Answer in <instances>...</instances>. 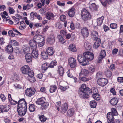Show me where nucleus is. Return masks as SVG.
Masks as SVG:
<instances>
[{
	"label": "nucleus",
	"instance_id": "nucleus-1",
	"mask_svg": "<svg viewBox=\"0 0 123 123\" xmlns=\"http://www.w3.org/2000/svg\"><path fill=\"white\" fill-rule=\"evenodd\" d=\"M27 105L24 98L20 99L18 102L17 111L18 115L20 116H24L27 111Z\"/></svg>",
	"mask_w": 123,
	"mask_h": 123
},
{
	"label": "nucleus",
	"instance_id": "nucleus-2",
	"mask_svg": "<svg viewBox=\"0 0 123 123\" xmlns=\"http://www.w3.org/2000/svg\"><path fill=\"white\" fill-rule=\"evenodd\" d=\"M90 88L86 87V85L85 84H83L79 88L78 91V94L80 98L83 99L88 98L89 97V96L88 94L91 92Z\"/></svg>",
	"mask_w": 123,
	"mask_h": 123
},
{
	"label": "nucleus",
	"instance_id": "nucleus-3",
	"mask_svg": "<svg viewBox=\"0 0 123 123\" xmlns=\"http://www.w3.org/2000/svg\"><path fill=\"white\" fill-rule=\"evenodd\" d=\"M77 60L82 65L86 66L89 64V61L86 60L83 54H79L77 57Z\"/></svg>",
	"mask_w": 123,
	"mask_h": 123
},
{
	"label": "nucleus",
	"instance_id": "nucleus-4",
	"mask_svg": "<svg viewBox=\"0 0 123 123\" xmlns=\"http://www.w3.org/2000/svg\"><path fill=\"white\" fill-rule=\"evenodd\" d=\"M81 15L82 18L85 21L90 19L91 18L89 12L85 9H83L82 10Z\"/></svg>",
	"mask_w": 123,
	"mask_h": 123
},
{
	"label": "nucleus",
	"instance_id": "nucleus-5",
	"mask_svg": "<svg viewBox=\"0 0 123 123\" xmlns=\"http://www.w3.org/2000/svg\"><path fill=\"white\" fill-rule=\"evenodd\" d=\"M68 64L70 67L72 68H75L77 65V63L75 59L73 57H71L69 58L68 60Z\"/></svg>",
	"mask_w": 123,
	"mask_h": 123
},
{
	"label": "nucleus",
	"instance_id": "nucleus-6",
	"mask_svg": "<svg viewBox=\"0 0 123 123\" xmlns=\"http://www.w3.org/2000/svg\"><path fill=\"white\" fill-rule=\"evenodd\" d=\"M36 91V90L34 87L27 88L25 91V94L27 96L31 97L33 95Z\"/></svg>",
	"mask_w": 123,
	"mask_h": 123
},
{
	"label": "nucleus",
	"instance_id": "nucleus-7",
	"mask_svg": "<svg viewBox=\"0 0 123 123\" xmlns=\"http://www.w3.org/2000/svg\"><path fill=\"white\" fill-rule=\"evenodd\" d=\"M81 33L82 35L84 38L87 37L89 34L88 28L86 27H83L81 29Z\"/></svg>",
	"mask_w": 123,
	"mask_h": 123
},
{
	"label": "nucleus",
	"instance_id": "nucleus-8",
	"mask_svg": "<svg viewBox=\"0 0 123 123\" xmlns=\"http://www.w3.org/2000/svg\"><path fill=\"white\" fill-rule=\"evenodd\" d=\"M108 82L107 79L104 78H100L97 81L98 84L102 86H105Z\"/></svg>",
	"mask_w": 123,
	"mask_h": 123
},
{
	"label": "nucleus",
	"instance_id": "nucleus-9",
	"mask_svg": "<svg viewBox=\"0 0 123 123\" xmlns=\"http://www.w3.org/2000/svg\"><path fill=\"white\" fill-rule=\"evenodd\" d=\"M86 60L91 61L93 60L94 58V55L92 53L89 51L85 52L83 53Z\"/></svg>",
	"mask_w": 123,
	"mask_h": 123
},
{
	"label": "nucleus",
	"instance_id": "nucleus-10",
	"mask_svg": "<svg viewBox=\"0 0 123 123\" xmlns=\"http://www.w3.org/2000/svg\"><path fill=\"white\" fill-rule=\"evenodd\" d=\"M47 43L50 45L53 44L55 42V36L54 34H50V36L47 38Z\"/></svg>",
	"mask_w": 123,
	"mask_h": 123
},
{
	"label": "nucleus",
	"instance_id": "nucleus-11",
	"mask_svg": "<svg viewBox=\"0 0 123 123\" xmlns=\"http://www.w3.org/2000/svg\"><path fill=\"white\" fill-rule=\"evenodd\" d=\"M68 107V103H65L62 105L61 108V112L63 114H64L67 110Z\"/></svg>",
	"mask_w": 123,
	"mask_h": 123
},
{
	"label": "nucleus",
	"instance_id": "nucleus-12",
	"mask_svg": "<svg viewBox=\"0 0 123 123\" xmlns=\"http://www.w3.org/2000/svg\"><path fill=\"white\" fill-rule=\"evenodd\" d=\"M33 38L34 39L37 43H40L41 42H44V37L41 35L36 36Z\"/></svg>",
	"mask_w": 123,
	"mask_h": 123
},
{
	"label": "nucleus",
	"instance_id": "nucleus-13",
	"mask_svg": "<svg viewBox=\"0 0 123 123\" xmlns=\"http://www.w3.org/2000/svg\"><path fill=\"white\" fill-rule=\"evenodd\" d=\"M37 43L35 42L34 39L31 40L29 42V45H30V48L31 49L35 50L37 48Z\"/></svg>",
	"mask_w": 123,
	"mask_h": 123
},
{
	"label": "nucleus",
	"instance_id": "nucleus-14",
	"mask_svg": "<svg viewBox=\"0 0 123 123\" xmlns=\"http://www.w3.org/2000/svg\"><path fill=\"white\" fill-rule=\"evenodd\" d=\"M29 70H30V68L28 65L24 66L21 68V71L24 74H26Z\"/></svg>",
	"mask_w": 123,
	"mask_h": 123
},
{
	"label": "nucleus",
	"instance_id": "nucleus-15",
	"mask_svg": "<svg viewBox=\"0 0 123 123\" xmlns=\"http://www.w3.org/2000/svg\"><path fill=\"white\" fill-rule=\"evenodd\" d=\"M75 12V8L72 7L69 10L68 14L69 17H73L74 16Z\"/></svg>",
	"mask_w": 123,
	"mask_h": 123
},
{
	"label": "nucleus",
	"instance_id": "nucleus-16",
	"mask_svg": "<svg viewBox=\"0 0 123 123\" xmlns=\"http://www.w3.org/2000/svg\"><path fill=\"white\" fill-rule=\"evenodd\" d=\"M45 98L44 97H42L40 98H38L36 101L37 104L41 105L45 102Z\"/></svg>",
	"mask_w": 123,
	"mask_h": 123
},
{
	"label": "nucleus",
	"instance_id": "nucleus-17",
	"mask_svg": "<svg viewBox=\"0 0 123 123\" xmlns=\"http://www.w3.org/2000/svg\"><path fill=\"white\" fill-rule=\"evenodd\" d=\"M89 72L87 70L85 69H82L80 73V77H81L85 76H87Z\"/></svg>",
	"mask_w": 123,
	"mask_h": 123
},
{
	"label": "nucleus",
	"instance_id": "nucleus-18",
	"mask_svg": "<svg viewBox=\"0 0 123 123\" xmlns=\"http://www.w3.org/2000/svg\"><path fill=\"white\" fill-rule=\"evenodd\" d=\"M1 108L2 109V112H7L8 111L10 107L9 105H6L1 106Z\"/></svg>",
	"mask_w": 123,
	"mask_h": 123
},
{
	"label": "nucleus",
	"instance_id": "nucleus-19",
	"mask_svg": "<svg viewBox=\"0 0 123 123\" xmlns=\"http://www.w3.org/2000/svg\"><path fill=\"white\" fill-rule=\"evenodd\" d=\"M91 35L92 37L94 40H97L98 39H99L98 38V33L96 31H92L91 32Z\"/></svg>",
	"mask_w": 123,
	"mask_h": 123
},
{
	"label": "nucleus",
	"instance_id": "nucleus-20",
	"mask_svg": "<svg viewBox=\"0 0 123 123\" xmlns=\"http://www.w3.org/2000/svg\"><path fill=\"white\" fill-rule=\"evenodd\" d=\"M49 105V103L45 102L41 105L40 109L42 110H45L47 109Z\"/></svg>",
	"mask_w": 123,
	"mask_h": 123
},
{
	"label": "nucleus",
	"instance_id": "nucleus-21",
	"mask_svg": "<svg viewBox=\"0 0 123 123\" xmlns=\"http://www.w3.org/2000/svg\"><path fill=\"white\" fill-rule=\"evenodd\" d=\"M25 59L27 63L31 62L32 60V57L30 53H27L25 56Z\"/></svg>",
	"mask_w": 123,
	"mask_h": 123
},
{
	"label": "nucleus",
	"instance_id": "nucleus-22",
	"mask_svg": "<svg viewBox=\"0 0 123 123\" xmlns=\"http://www.w3.org/2000/svg\"><path fill=\"white\" fill-rule=\"evenodd\" d=\"M46 18L48 20H50L54 18L53 14L49 12H48L46 13Z\"/></svg>",
	"mask_w": 123,
	"mask_h": 123
},
{
	"label": "nucleus",
	"instance_id": "nucleus-23",
	"mask_svg": "<svg viewBox=\"0 0 123 123\" xmlns=\"http://www.w3.org/2000/svg\"><path fill=\"white\" fill-rule=\"evenodd\" d=\"M46 51L49 55H52L54 53L55 51L53 48L52 47H49L47 49Z\"/></svg>",
	"mask_w": 123,
	"mask_h": 123
},
{
	"label": "nucleus",
	"instance_id": "nucleus-24",
	"mask_svg": "<svg viewBox=\"0 0 123 123\" xmlns=\"http://www.w3.org/2000/svg\"><path fill=\"white\" fill-rule=\"evenodd\" d=\"M118 100L117 98L115 97H114L110 100L109 102L112 105L114 106L117 104Z\"/></svg>",
	"mask_w": 123,
	"mask_h": 123
},
{
	"label": "nucleus",
	"instance_id": "nucleus-25",
	"mask_svg": "<svg viewBox=\"0 0 123 123\" xmlns=\"http://www.w3.org/2000/svg\"><path fill=\"white\" fill-rule=\"evenodd\" d=\"M31 50L32 52L31 55L32 57L34 58H37L38 55V51L36 50V49L35 50L31 49Z\"/></svg>",
	"mask_w": 123,
	"mask_h": 123
},
{
	"label": "nucleus",
	"instance_id": "nucleus-26",
	"mask_svg": "<svg viewBox=\"0 0 123 123\" xmlns=\"http://www.w3.org/2000/svg\"><path fill=\"white\" fill-rule=\"evenodd\" d=\"M58 68L57 72L59 75L60 76H62L64 73L63 68L61 66H59L58 67Z\"/></svg>",
	"mask_w": 123,
	"mask_h": 123
},
{
	"label": "nucleus",
	"instance_id": "nucleus-27",
	"mask_svg": "<svg viewBox=\"0 0 123 123\" xmlns=\"http://www.w3.org/2000/svg\"><path fill=\"white\" fill-rule=\"evenodd\" d=\"M6 50L8 53H12L13 51V49L11 45H8L6 46Z\"/></svg>",
	"mask_w": 123,
	"mask_h": 123
},
{
	"label": "nucleus",
	"instance_id": "nucleus-28",
	"mask_svg": "<svg viewBox=\"0 0 123 123\" xmlns=\"http://www.w3.org/2000/svg\"><path fill=\"white\" fill-rule=\"evenodd\" d=\"M89 8L92 11H96L98 9V6L95 3H93L90 6Z\"/></svg>",
	"mask_w": 123,
	"mask_h": 123
},
{
	"label": "nucleus",
	"instance_id": "nucleus-29",
	"mask_svg": "<svg viewBox=\"0 0 123 123\" xmlns=\"http://www.w3.org/2000/svg\"><path fill=\"white\" fill-rule=\"evenodd\" d=\"M38 116L39 119L42 123L45 122L46 121L47 117L44 115H39Z\"/></svg>",
	"mask_w": 123,
	"mask_h": 123
},
{
	"label": "nucleus",
	"instance_id": "nucleus-30",
	"mask_svg": "<svg viewBox=\"0 0 123 123\" xmlns=\"http://www.w3.org/2000/svg\"><path fill=\"white\" fill-rule=\"evenodd\" d=\"M36 109V107L35 105L33 104H29V110L31 112L35 111Z\"/></svg>",
	"mask_w": 123,
	"mask_h": 123
},
{
	"label": "nucleus",
	"instance_id": "nucleus-31",
	"mask_svg": "<svg viewBox=\"0 0 123 123\" xmlns=\"http://www.w3.org/2000/svg\"><path fill=\"white\" fill-rule=\"evenodd\" d=\"M96 42L94 43L93 45V47L95 49L97 48L100 46L101 43L100 39H98L96 40Z\"/></svg>",
	"mask_w": 123,
	"mask_h": 123
},
{
	"label": "nucleus",
	"instance_id": "nucleus-32",
	"mask_svg": "<svg viewBox=\"0 0 123 123\" xmlns=\"http://www.w3.org/2000/svg\"><path fill=\"white\" fill-rule=\"evenodd\" d=\"M49 64L47 62H45L42 64L41 68L42 71L43 72L46 70L48 67H49Z\"/></svg>",
	"mask_w": 123,
	"mask_h": 123
},
{
	"label": "nucleus",
	"instance_id": "nucleus-33",
	"mask_svg": "<svg viewBox=\"0 0 123 123\" xmlns=\"http://www.w3.org/2000/svg\"><path fill=\"white\" fill-rule=\"evenodd\" d=\"M67 115L68 116L71 117L73 116L74 114V111L73 109L71 108L69 109L67 113Z\"/></svg>",
	"mask_w": 123,
	"mask_h": 123
},
{
	"label": "nucleus",
	"instance_id": "nucleus-34",
	"mask_svg": "<svg viewBox=\"0 0 123 123\" xmlns=\"http://www.w3.org/2000/svg\"><path fill=\"white\" fill-rule=\"evenodd\" d=\"M69 50L74 52L76 51V49L75 45L73 44L70 45L69 46L68 48Z\"/></svg>",
	"mask_w": 123,
	"mask_h": 123
},
{
	"label": "nucleus",
	"instance_id": "nucleus-35",
	"mask_svg": "<svg viewBox=\"0 0 123 123\" xmlns=\"http://www.w3.org/2000/svg\"><path fill=\"white\" fill-rule=\"evenodd\" d=\"M48 54L44 51H42L41 52V56L44 59H46L48 58Z\"/></svg>",
	"mask_w": 123,
	"mask_h": 123
},
{
	"label": "nucleus",
	"instance_id": "nucleus-36",
	"mask_svg": "<svg viewBox=\"0 0 123 123\" xmlns=\"http://www.w3.org/2000/svg\"><path fill=\"white\" fill-rule=\"evenodd\" d=\"M84 46L85 49L87 50H90L91 48L90 44L87 42L85 43Z\"/></svg>",
	"mask_w": 123,
	"mask_h": 123
},
{
	"label": "nucleus",
	"instance_id": "nucleus-37",
	"mask_svg": "<svg viewBox=\"0 0 123 123\" xmlns=\"http://www.w3.org/2000/svg\"><path fill=\"white\" fill-rule=\"evenodd\" d=\"M104 18V16H102L97 19V25L99 26L102 25Z\"/></svg>",
	"mask_w": 123,
	"mask_h": 123
},
{
	"label": "nucleus",
	"instance_id": "nucleus-38",
	"mask_svg": "<svg viewBox=\"0 0 123 123\" xmlns=\"http://www.w3.org/2000/svg\"><path fill=\"white\" fill-rule=\"evenodd\" d=\"M57 89V87L56 85H54L50 86L49 89L50 92L51 93H53L55 92Z\"/></svg>",
	"mask_w": 123,
	"mask_h": 123
},
{
	"label": "nucleus",
	"instance_id": "nucleus-39",
	"mask_svg": "<svg viewBox=\"0 0 123 123\" xmlns=\"http://www.w3.org/2000/svg\"><path fill=\"white\" fill-rule=\"evenodd\" d=\"M57 37L59 39V42L60 43L63 44L66 42L65 40L61 35H58Z\"/></svg>",
	"mask_w": 123,
	"mask_h": 123
},
{
	"label": "nucleus",
	"instance_id": "nucleus-40",
	"mask_svg": "<svg viewBox=\"0 0 123 123\" xmlns=\"http://www.w3.org/2000/svg\"><path fill=\"white\" fill-rule=\"evenodd\" d=\"M90 105L91 108H95L97 105V103L94 100L91 101L90 102Z\"/></svg>",
	"mask_w": 123,
	"mask_h": 123
},
{
	"label": "nucleus",
	"instance_id": "nucleus-41",
	"mask_svg": "<svg viewBox=\"0 0 123 123\" xmlns=\"http://www.w3.org/2000/svg\"><path fill=\"white\" fill-rule=\"evenodd\" d=\"M114 116L111 114L110 112H109L107 113V119L108 120L112 119H114Z\"/></svg>",
	"mask_w": 123,
	"mask_h": 123
},
{
	"label": "nucleus",
	"instance_id": "nucleus-42",
	"mask_svg": "<svg viewBox=\"0 0 123 123\" xmlns=\"http://www.w3.org/2000/svg\"><path fill=\"white\" fill-rule=\"evenodd\" d=\"M90 90H91V92L90 93V92L89 93H88L89 96L90 94H92V95H93L94 94H98V90L97 89H95L92 90L90 89Z\"/></svg>",
	"mask_w": 123,
	"mask_h": 123
},
{
	"label": "nucleus",
	"instance_id": "nucleus-43",
	"mask_svg": "<svg viewBox=\"0 0 123 123\" xmlns=\"http://www.w3.org/2000/svg\"><path fill=\"white\" fill-rule=\"evenodd\" d=\"M61 105V101H58L56 103L55 105V108L58 111L60 110L59 107Z\"/></svg>",
	"mask_w": 123,
	"mask_h": 123
},
{
	"label": "nucleus",
	"instance_id": "nucleus-44",
	"mask_svg": "<svg viewBox=\"0 0 123 123\" xmlns=\"http://www.w3.org/2000/svg\"><path fill=\"white\" fill-rule=\"evenodd\" d=\"M69 87L68 85L66 86H59L60 89L62 91H65L67 90Z\"/></svg>",
	"mask_w": 123,
	"mask_h": 123
},
{
	"label": "nucleus",
	"instance_id": "nucleus-45",
	"mask_svg": "<svg viewBox=\"0 0 123 123\" xmlns=\"http://www.w3.org/2000/svg\"><path fill=\"white\" fill-rule=\"evenodd\" d=\"M57 64V62L56 61H52L50 64L49 65V67L51 68H53L54 66L56 65Z\"/></svg>",
	"mask_w": 123,
	"mask_h": 123
},
{
	"label": "nucleus",
	"instance_id": "nucleus-46",
	"mask_svg": "<svg viewBox=\"0 0 123 123\" xmlns=\"http://www.w3.org/2000/svg\"><path fill=\"white\" fill-rule=\"evenodd\" d=\"M92 96L94 99L98 101L100 99V96L99 94H94L93 95H92Z\"/></svg>",
	"mask_w": 123,
	"mask_h": 123
},
{
	"label": "nucleus",
	"instance_id": "nucleus-47",
	"mask_svg": "<svg viewBox=\"0 0 123 123\" xmlns=\"http://www.w3.org/2000/svg\"><path fill=\"white\" fill-rule=\"evenodd\" d=\"M36 12H31L30 13V19L31 20H33L34 19V17H36Z\"/></svg>",
	"mask_w": 123,
	"mask_h": 123
},
{
	"label": "nucleus",
	"instance_id": "nucleus-48",
	"mask_svg": "<svg viewBox=\"0 0 123 123\" xmlns=\"http://www.w3.org/2000/svg\"><path fill=\"white\" fill-rule=\"evenodd\" d=\"M105 74L107 77H111L112 74V72L109 70H108L105 71Z\"/></svg>",
	"mask_w": 123,
	"mask_h": 123
},
{
	"label": "nucleus",
	"instance_id": "nucleus-49",
	"mask_svg": "<svg viewBox=\"0 0 123 123\" xmlns=\"http://www.w3.org/2000/svg\"><path fill=\"white\" fill-rule=\"evenodd\" d=\"M11 45L14 46H18L19 45V43L16 41L12 40L10 41Z\"/></svg>",
	"mask_w": 123,
	"mask_h": 123
},
{
	"label": "nucleus",
	"instance_id": "nucleus-50",
	"mask_svg": "<svg viewBox=\"0 0 123 123\" xmlns=\"http://www.w3.org/2000/svg\"><path fill=\"white\" fill-rule=\"evenodd\" d=\"M80 77V78L81 80L83 81H88L92 79V78L91 77L87 78L85 77Z\"/></svg>",
	"mask_w": 123,
	"mask_h": 123
},
{
	"label": "nucleus",
	"instance_id": "nucleus-51",
	"mask_svg": "<svg viewBox=\"0 0 123 123\" xmlns=\"http://www.w3.org/2000/svg\"><path fill=\"white\" fill-rule=\"evenodd\" d=\"M28 80L30 82L32 83L35 82L36 81L35 78L33 76L28 77Z\"/></svg>",
	"mask_w": 123,
	"mask_h": 123
},
{
	"label": "nucleus",
	"instance_id": "nucleus-52",
	"mask_svg": "<svg viewBox=\"0 0 123 123\" xmlns=\"http://www.w3.org/2000/svg\"><path fill=\"white\" fill-rule=\"evenodd\" d=\"M110 27L112 29H116L117 27V25L115 23H111L110 25Z\"/></svg>",
	"mask_w": 123,
	"mask_h": 123
},
{
	"label": "nucleus",
	"instance_id": "nucleus-53",
	"mask_svg": "<svg viewBox=\"0 0 123 123\" xmlns=\"http://www.w3.org/2000/svg\"><path fill=\"white\" fill-rule=\"evenodd\" d=\"M23 52L25 54L29 52V49L28 47L24 46L23 47Z\"/></svg>",
	"mask_w": 123,
	"mask_h": 123
},
{
	"label": "nucleus",
	"instance_id": "nucleus-54",
	"mask_svg": "<svg viewBox=\"0 0 123 123\" xmlns=\"http://www.w3.org/2000/svg\"><path fill=\"white\" fill-rule=\"evenodd\" d=\"M111 112H110L114 116L117 115L118 114L116 109L115 108H113L111 109Z\"/></svg>",
	"mask_w": 123,
	"mask_h": 123
},
{
	"label": "nucleus",
	"instance_id": "nucleus-55",
	"mask_svg": "<svg viewBox=\"0 0 123 123\" xmlns=\"http://www.w3.org/2000/svg\"><path fill=\"white\" fill-rule=\"evenodd\" d=\"M28 72L26 74H27L28 75V77L31 76H33L34 75V74L33 71L32 70H31L30 69V70H29Z\"/></svg>",
	"mask_w": 123,
	"mask_h": 123
},
{
	"label": "nucleus",
	"instance_id": "nucleus-56",
	"mask_svg": "<svg viewBox=\"0 0 123 123\" xmlns=\"http://www.w3.org/2000/svg\"><path fill=\"white\" fill-rule=\"evenodd\" d=\"M9 102L12 105H16L17 104H18V102L16 101L13 100L12 99L9 101Z\"/></svg>",
	"mask_w": 123,
	"mask_h": 123
},
{
	"label": "nucleus",
	"instance_id": "nucleus-57",
	"mask_svg": "<svg viewBox=\"0 0 123 123\" xmlns=\"http://www.w3.org/2000/svg\"><path fill=\"white\" fill-rule=\"evenodd\" d=\"M104 57L101 56V55H99L97 61L98 63H99L101 62L102 61Z\"/></svg>",
	"mask_w": 123,
	"mask_h": 123
},
{
	"label": "nucleus",
	"instance_id": "nucleus-58",
	"mask_svg": "<svg viewBox=\"0 0 123 123\" xmlns=\"http://www.w3.org/2000/svg\"><path fill=\"white\" fill-rule=\"evenodd\" d=\"M60 33L61 35H62L63 37L66 36L67 32L66 30H62L60 31Z\"/></svg>",
	"mask_w": 123,
	"mask_h": 123
},
{
	"label": "nucleus",
	"instance_id": "nucleus-59",
	"mask_svg": "<svg viewBox=\"0 0 123 123\" xmlns=\"http://www.w3.org/2000/svg\"><path fill=\"white\" fill-rule=\"evenodd\" d=\"M60 19L61 21H65L66 19V16L64 15H61L60 16Z\"/></svg>",
	"mask_w": 123,
	"mask_h": 123
},
{
	"label": "nucleus",
	"instance_id": "nucleus-60",
	"mask_svg": "<svg viewBox=\"0 0 123 123\" xmlns=\"http://www.w3.org/2000/svg\"><path fill=\"white\" fill-rule=\"evenodd\" d=\"M110 91L113 95H116V92L115 91V89L114 88H111L110 89Z\"/></svg>",
	"mask_w": 123,
	"mask_h": 123
},
{
	"label": "nucleus",
	"instance_id": "nucleus-61",
	"mask_svg": "<svg viewBox=\"0 0 123 123\" xmlns=\"http://www.w3.org/2000/svg\"><path fill=\"white\" fill-rule=\"evenodd\" d=\"M118 49L116 48H114L112 51V53L113 55H116L117 54V53L118 52Z\"/></svg>",
	"mask_w": 123,
	"mask_h": 123
},
{
	"label": "nucleus",
	"instance_id": "nucleus-62",
	"mask_svg": "<svg viewBox=\"0 0 123 123\" xmlns=\"http://www.w3.org/2000/svg\"><path fill=\"white\" fill-rule=\"evenodd\" d=\"M103 27L104 30V31L105 32H107L110 30V29L109 27L105 25H103Z\"/></svg>",
	"mask_w": 123,
	"mask_h": 123
},
{
	"label": "nucleus",
	"instance_id": "nucleus-63",
	"mask_svg": "<svg viewBox=\"0 0 123 123\" xmlns=\"http://www.w3.org/2000/svg\"><path fill=\"white\" fill-rule=\"evenodd\" d=\"M36 17L38 20L41 21L42 20V16L39 14H38L36 12Z\"/></svg>",
	"mask_w": 123,
	"mask_h": 123
},
{
	"label": "nucleus",
	"instance_id": "nucleus-64",
	"mask_svg": "<svg viewBox=\"0 0 123 123\" xmlns=\"http://www.w3.org/2000/svg\"><path fill=\"white\" fill-rule=\"evenodd\" d=\"M8 34L11 37H14L15 35V34L13 33L12 30H10L8 31Z\"/></svg>",
	"mask_w": 123,
	"mask_h": 123
}]
</instances>
